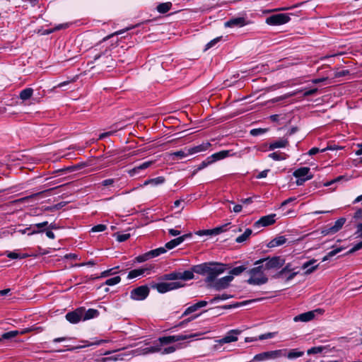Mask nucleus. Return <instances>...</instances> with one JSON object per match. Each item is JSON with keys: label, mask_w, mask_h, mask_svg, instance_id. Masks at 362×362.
I'll return each mask as SVG.
<instances>
[{"label": "nucleus", "mask_w": 362, "mask_h": 362, "mask_svg": "<svg viewBox=\"0 0 362 362\" xmlns=\"http://www.w3.org/2000/svg\"><path fill=\"white\" fill-rule=\"evenodd\" d=\"M201 334L199 333L192 334H177L172 336H165L158 338L157 341H156L152 346L149 347V349L152 352H159L161 354H168L175 352L178 348L177 346H168L172 343L183 341L186 339H189L193 337H199Z\"/></svg>", "instance_id": "1"}, {"label": "nucleus", "mask_w": 362, "mask_h": 362, "mask_svg": "<svg viewBox=\"0 0 362 362\" xmlns=\"http://www.w3.org/2000/svg\"><path fill=\"white\" fill-rule=\"evenodd\" d=\"M264 271L260 264H257L254 268L248 270L250 278L247 280V283L257 286L266 284L268 281V277L264 274Z\"/></svg>", "instance_id": "2"}, {"label": "nucleus", "mask_w": 362, "mask_h": 362, "mask_svg": "<svg viewBox=\"0 0 362 362\" xmlns=\"http://www.w3.org/2000/svg\"><path fill=\"white\" fill-rule=\"evenodd\" d=\"M285 263L284 259L274 256L272 257L260 259L255 262V265L260 264L265 270L278 269Z\"/></svg>", "instance_id": "3"}, {"label": "nucleus", "mask_w": 362, "mask_h": 362, "mask_svg": "<svg viewBox=\"0 0 362 362\" xmlns=\"http://www.w3.org/2000/svg\"><path fill=\"white\" fill-rule=\"evenodd\" d=\"M284 351L281 349L267 351L255 355L252 361L260 362L270 360H276L282 358Z\"/></svg>", "instance_id": "4"}, {"label": "nucleus", "mask_w": 362, "mask_h": 362, "mask_svg": "<svg viewBox=\"0 0 362 362\" xmlns=\"http://www.w3.org/2000/svg\"><path fill=\"white\" fill-rule=\"evenodd\" d=\"M225 269L223 264L211 262L205 281L206 283H213L216 277L224 272Z\"/></svg>", "instance_id": "5"}, {"label": "nucleus", "mask_w": 362, "mask_h": 362, "mask_svg": "<svg viewBox=\"0 0 362 362\" xmlns=\"http://www.w3.org/2000/svg\"><path fill=\"white\" fill-rule=\"evenodd\" d=\"M293 176L298 178L296 184L298 185H303L305 181L311 180L313 175L310 173V168L308 167H302L296 170Z\"/></svg>", "instance_id": "6"}, {"label": "nucleus", "mask_w": 362, "mask_h": 362, "mask_svg": "<svg viewBox=\"0 0 362 362\" xmlns=\"http://www.w3.org/2000/svg\"><path fill=\"white\" fill-rule=\"evenodd\" d=\"M291 20L288 13H277L266 18V23L269 25H280L287 23Z\"/></svg>", "instance_id": "7"}, {"label": "nucleus", "mask_w": 362, "mask_h": 362, "mask_svg": "<svg viewBox=\"0 0 362 362\" xmlns=\"http://www.w3.org/2000/svg\"><path fill=\"white\" fill-rule=\"evenodd\" d=\"M183 286L180 282H161L154 284L151 286L153 288L156 289L160 293H165L168 291H173Z\"/></svg>", "instance_id": "8"}, {"label": "nucleus", "mask_w": 362, "mask_h": 362, "mask_svg": "<svg viewBox=\"0 0 362 362\" xmlns=\"http://www.w3.org/2000/svg\"><path fill=\"white\" fill-rule=\"evenodd\" d=\"M148 294V287L144 285L134 288L130 293V297L134 300H143L147 298Z\"/></svg>", "instance_id": "9"}, {"label": "nucleus", "mask_w": 362, "mask_h": 362, "mask_svg": "<svg viewBox=\"0 0 362 362\" xmlns=\"http://www.w3.org/2000/svg\"><path fill=\"white\" fill-rule=\"evenodd\" d=\"M93 59L95 62L101 59V64H103L106 67H113L114 60L110 54V51L105 49L103 52L98 53L94 55Z\"/></svg>", "instance_id": "10"}, {"label": "nucleus", "mask_w": 362, "mask_h": 362, "mask_svg": "<svg viewBox=\"0 0 362 362\" xmlns=\"http://www.w3.org/2000/svg\"><path fill=\"white\" fill-rule=\"evenodd\" d=\"M83 308L80 307L74 311L69 312L66 314L65 317L67 321L71 324H76L83 320Z\"/></svg>", "instance_id": "11"}, {"label": "nucleus", "mask_w": 362, "mask_h": 362, "mask_svg": "<svg viewBox=\"0 0 362 362\" xmlns=\"http://www.w3.org/2000/svg\"><path fill=\"white\" fill-rule=\"evenodd\" d=\"M233 279V276H226L216 281H214L211 286L216 291H221L228 287Z\"/></svg>", "instance_id": "12"}, {"label": "nucleus", "mask_w": 362, "mask_h": 362, "mask_svg": "<svg viewBox=\"0 0 362 362\" xmlns=\"http://www.w3.org/2000/svg\"><path fill=\"white\" fill-rule=\"evenodd\" d=\"M275 217V214L262 216L255 223L254 226L256 228H259L271 226L276 222Z\"/></svg>", "instance_id": "13"}, {"label": "nucleus", "mask_w": 362, "mask_h": 362, "mask_svg": "<svg viewBox=\"0 0 362 362\" xmlns=\"http://www.w3.org/2000/svg\"><path fill=\"white\" fill-rule=\"evenodd\" d=\"M247 24L245 17L233 18L225 22L224 25L227 28H242Z\"/></svg>", "instance_id": "14"}, {"label": "nucleus", "mask_w": 362, "mask_h": 362, "mask_svg": "<svg viewBox=\"0 0 362 362\" xmlns=\"http://www.w3.org/2000/svg\"><path fill=\"white\" fill-rule=\"evenodd\" d=\"M240 333V332L238 329H232L229 331L223 338L218 339L217 342L223 345L224 344H228L233 341H236L238 340V335Z\"/></svg>", "instance_id": "15"}, {"label": "nucleus", "mask_w": 362, "mask_h": 362, "mask_svg": "<svg viewBox=\"0 0 362 362\" xmlns=\"http://www.w3.org/2000/svg\"><path fill=\"white\" fill-rule=\"evenodd\" d=\"M191 236H192V233H189L185 234L182 236H179L177 238L171 240L170 241L168 242L165 244V248H167L168 250L173 249L174 247H177V245H180L182 243H183L187 238H190Z\"/></svg>", "instance_id": "16"}, {"label": "nucleus", "mask_w": 362, "mask_h": 362, "mask_svg": "<svg viewBox=\"0 0 362 362\" xmlns=\"http://www.w3.org/2000/svg\"><path fill=\"white\" fill-rule=\"evenodd\" d=\"M345 222L346 219L344 218H340L334 222L332 226L324 230L323 233L326 235L336 233L342 228Z\"/></svg>", "instance_id": "17"}, {"label": "nucleus", "mask_w": 362, "mask_h": 362, "mask_svg": "<svg viewBox=\"0 0 362 362\" xmlns=\"http://www.w3.org/2000/svg\"><path fill=\"white\" fill-rule=\"evenodd\" d=\"M208 304V302L206 300H200L197 302V303L192 305L189 306L182 313V317L187 316L194 312H196L199 308L206 306Z\"/></svg>", "instance_id": "18"}, {"label": "nucleus", "mask_w": 362, "mask_h": 362, "mask_svg": "<svg viewBox=\"0 0 362 362\" xmlns=\"http://www.w3.org/2000/svg\"><path fill=\"white\" fill-rule=\"evenodd\" d=\"M316 262V259H312L303 264L301 268L305 270L304 272L305 274H310L318 268L319 264H315Z\"/></svg>", "instance_id": "19"}, {"label": "nucleus", "mask_w": 362, "mask_h": 362, "mask_svg": "<svg viewBox=\"0 0 362 362\" xmlns=\"http://www.w3.org/2000/svg\"><path fill=\"white\" fill-rule=\"evenodd\" d=\"M230 156V151L227 150L221 151L212 154L207 158L208 163H213L217 160L223 159Z\"/></svg>", "instance_id": "20"}, {"label": "nucleus", "mask_w": 362, "mask_h": 362, "mask_svg": "<svg viewBox=\"0 0 362 362\" xmlns=\"http://www.w3.org/2000/svg\"><path fill=\"white\" fill-rule=\"evenodd\" d=\"M48 226L47 221H43L39 223L31 224L32 231L28 233V235H33L35 234L43 233L46 230V228Z\"/></svg>", "instance_id": "21"}, {"label": "nucleus", "mask_w": 362, "mask_h": 362, "mask_svg": "<svg viewBox=\"0 0 362 362\" xmlns=\"http://www.w3.org/2000/svg\"><path fill=\"white\" fill-rule=\"evenodd\" d=\"M151 268L147 267L133 269L129 272L127 275V279H132L138 276H142L145 273L149 274Z\"/></svg>", "instance_id": "22"}, {"label": "nucleus", "mask_w": 362, "mask_h": 362, "mask_svg": "<svg viewBox=\"0 0 362 362\" xmlns=\"http://www.w3.org/2000/svg\"><path fill=\"white\" fill-rule=\"evenodd\" d=\"M288 145V141L287 138H280L278 140L274 141L269 144V149L270 151L274 150L279 148H285Z\"/></svg>", "instance_id": "23"}, {"label": "nucleus", "mask_w": 362, "mask_h": 362, "mask_svg": "<svg viewBox=\"0 0 362 362\" xmlns=\"http://www.w3.org/2000/svg\"><path fill=\"white\" fill-rule=\"evenodd\" d=\"M315 317V312L309 311L306 313H301L298 315H296L293 318L294 322H309L312 320Z\"/></svg>", "instance_id": "24"}, {"label": "nucleus", "mask_w": 362, "mask_h": 362, "mask_svg": "<svg viewBox=\"0 0 362 362\" xmlns=\"http://www.w3.org/2000/svg\"><path fill=\"white\" fill-rule=\"evenodd\" d=\"M153 162L151 161V160L144 162L143 163H141V164H140L139 165H136L134 168L129 170L128 171V174L131 177H134L136 174H138L141 170H145V169L148 168V167H150L153 164Z\"/></svg>", "instance_id": "25"}, {"label": "nucleus", "mask_w": 362, "mask_h": 362, "mask_svg": "<svg viewBox=\"0 0 362 362\" xmlns=\"http://www.w3.org/2000/svg\"><path fill=\"white\" fill-rule=\"evenodd\" d=\"M281 351H284L282 357H286L288 359H294L296 358L301 357L303 354V351H298L296 349L288 350L287 349H282Z\"/></svg>", "instance_id": "26"}, {"label": "nucleus", "mask_w": 362, "mask_h": 362, "mask_svg": "<svg viewBox=\"0 0 362 362\" xmlns=\"http://www.w3.org/2000/svg\"><path fill=\"white\" fill-rule=\"evenodd\" d=\"M210 264L211 262H205L203 264L195 265L192 267V270L194 273L206 276L208 272Z\"/></svg>", "instance_id": "27"}, {"label": "nucleus", "mask_w": 362, "mask_h": 362, "mask_svg": "<svg viewBox=\"0 0 362 362\" xmlns=\"http://www.w3.org/2000/svg\"><path fill=\"white\" fill-rule=\"evenodd\" d=\"M83 321L95 318L99 315V311L96 309L90 308L88 310L83 308Z\"/></svg>", "instance_id": "28"}, {"label": "nucleus", "mask_w": 362, "mask_h": 362, "mask_svg": "<svg viewBox=\"0 0 362 362\" xmlns=\"http://www.w3.org/2000/svg\"><path fill=\"white\" fill-rule=\"evenodd\" d=\"M287 239L285 238V236H278L272 240L267 245L269 247H275L278 246H281L286 243Z\"/></svg>", "instance_id": "29"}, {"label": "nucleus", "mask_w": 362, "mask_h": 362, "mask_svg": "<svg viewBox=\"0 0 362 362\" xmlns=\"http://www.w3.org/2000/svg\"><path fill=\"white\" fill-rule=\"evenodd\" d=\"M211 146V144L209 142H206V143H203L200 145H198V146H196L194 147H192V148H189V153L191 155L192 154H194V153H199V152H202V151H205L208 149V148Z\"/></svg>", "instance_id": "30"}, {"label": "nucleus", "mask_w": 362, "mask_h": 362, "mask_svg": "<svg viewBox=\"0 0 362 362\" xmlns=\"http://www.w3.org/2000/svg\"><path fill=\"white\" fill-rule=\"evenodd\" d=\"M5 255L7 257L11 259H25L28 257L29 255L26 253H20L18 252L16 250L14 251H6Z\"/></svg>", "instance_id": "31"}, {"label": "nucleus", "mask_w": 362, "mask_h": 362, "mask_svg": "<svg viewBox=\"0 0 362 362\" xmlns=\"http://www.w3.org/2000/svg\"><path fill=\"white\" fill-rule=\"evenodd\" d=\"M172 6L171 2L161 3L157 6L156 10L158 13L164 14L170 10Z\"/></svg>", "instance_id": "32"}, {"label": "nucleus", "mask_w": 362, "mask_h": 362, "mask_svg": "<svg viewBox=\"0 0 362 362\" xmlns=\"http://www.w3.org/2000/svg\"><path fill=\"white\" fill-rule=\"evenodd\" d=\"M165 179L164 177L159 176L155 178L149 179L145 181L144 185H152L153 186H157L159 185H162L165 182Z\"/></svg>", "instance_id": "33"}, {"label": "nucleus", "mask_w": 362, "mask_h": 362, "mask_svg": "<svg viewBox=\"0 0 362 362\" xmlns=\"http://www.w3.org/2000/svg\"><path fill=\"white\" fill-rule=\"evenodd\" d=\"M33 94V89L31 88H26L21 91L19 98L22 100H27L32 97Z\"/></svg>", "instance_id": "34"}, {"label": "nucleus", "mask_w": 362, "mask_h": 362, "mask_svg": "<svg viewBox=\"0 0 362 362\" xmlns=\"http://www.w3.org/2000/svg\"><path fill=\"white\" fill-rule=\"evenodd\" d=\"M171 155L174 157H176L178 159H182L191 154L189 153V148H185L183 150L175 151V152L172 153Z\"/></svg>", "instance_id": "35"}, {"label": "nucleus", "mask_w": 362, "mask_h": 362, "mask_svg": "<svg viewBox=\"0 0 362 362\" xmlns=\"http://www.w3.org/2000/svg\"><path fill=\"white\" fill-rule=\"evenodd\" d=\"M269 157L274 160H284L288 158V155L281 152H273L269 154Z\"/></svg>", "instance_id": "36"}, {"label": "nucleus", "mask_w": 362, "mask_h": 362, "mask_svg": "<svg viewBox=\"0 0 362 362\" xmlns=\"http://www.w3.org/2000/svg\"><path fill=\"white\" fill-rule=\"evenodd\" d=\"M19 333L20 332L17 330H13V331H10L8 332H5V333L2 334L1 335H0V342L2 341L3 340L14 338L17 335H18Z\"/></svg>", "instance_id": "37"}, {"label": "nucleus", "mask_w": 362, "mask_h": 362, "mask_svg": "<svg viewBox=\"0 0 362 362\" xmlns=\"http://www.w3.org/2000/svg\"><path fill=\"white\" fill-rule=\"evenodd\" d=\"M252 230L250 228H247L245 232L236 238L235 241L238 243L245 242L251 235Z\"/></svg>", "instance_id": "38"}, {"label": "nucleus", "mask_w": 362, "mask_h": 362, "mask_svg": "<svg viewBox=\"0 0 362 362\" xmlns=\"http://www.w3.org/2000/svg\"><path fill=\"white\" fill-rule=\"evenodd\" d=\"M327 349V347L325 346H314V347L309 349L307 351V354L308 355L320 354V353L324 352Z\"/></svg>", "instance_id": "39"}, {"label": "nucleus", "mask_w": 362, "mask_h": 362, "mask_svg": "<svg viewBox=\"0 0 362 362\" xmlns=\"http://www.w3.org/2000/svg\"><path fill=\"white\" fill-rule=\"evenodd\" d=\"M193 278H194L193 270H192V271L186 270V271H184L183 272H180V279H181V280L187 281V280L192 279Z\"/></svg>", "instance_id": "40"}, {"label": "nucleus", "mask_w": 362, "mask_h": 362, "mask_svg": "<svg viewBox=\"0 0 362 362\" xmlns=\"http://www.w3.org/2000/svg\"><path fill=\"white\" fill-rule=\"evenodd\" d=\"M118 272H119V267L117 266V267H115L113 268H111V269H107V270L103 272L100 274V278L107 277V276H109L110 275L116 274Z\"/></svg>", "instance_id": "41"}, {"label": "nucleus", "mask_w": 362, "mask_h": 362, "mask_svg": "<svg viewBox=\"0 0 362 362\" xmlns=\"http://www.w3.org/2000/svg\"><path fill=\"white\" fill-rule=\"evenodd\" d=\"M230 298H232V296L229 295V294H226V293H223L221 295H216L212 299L210 300L209 303H215L218 302V300H228Z\"/></svg>", "instance_id": "42"}, {"label": "nucleus", "mask_w": 362, "mask_h": 362, "mask_svg": "<svg viewBox=\"0 0 362 362\" xmlns=\"http://www.w3.org/2000/svg\"><path fill=\"white\" fill-rule=\"evenodd\" d=\"M342 250H343V247H337L336 249L331 250L322 258V262H325V261L328 260L329 259L334 257V255H336L339 252H341Z\"/></svg>", "instance_id": "43"}, {"label": "nucleus", "mask_w": 362, "mask_h": 362, "mask_svg": "<svg viewBox=\"0 0 362 362\" xmlns=\"http://www.w3.org/2000/svg\"><path fill=\"white\" fill-rule=\"evenodd\" d=\"M245 270H246V267L245 266L235 267L230 271V276H233V275L238 276Z\"/></svg>", "instance_id": "44"}, {"label": "nucleus", "mask_w": 362, "mask_h": 362, "mask_svg": "<svg viewBox=\"0 0 362 362\" xmlns=\"http://www.w3.org/2000/svg\"><path fill=\"white\" fill-rule=\"evenodd\" d=\"M166 252V249L165 247H159L153 250L149 251L150 255L151 258L158 257Z\"/></svg>", "instance_id": "45"}, {"label": "nucleus", "mask_w": 362, "mask_h": 362, "mask_svg": "<svg viewBox=\"0 0 362 362\" xmlns=\"http://www.w3.org/2000/svg\"><path fill=\"white\" fill-rule=\"evenodd\" d=\"M121 281V278L119 276H114L108 279L105 281V284L107 286H114L119 284Z\"/></svg>", "instance_id": "46"}, {"label": "nucleus", "mask_w": 362, "mask_h": 362, "mask_svg": "<svg viewBox=\"0 0 362 362\" xmlns=\"http://www.w3.org/2000/svg\"><path fill=\"white\" fill-rule=\"evenodd\" d=\"M165 280H177L180 279V272H170L164 275Z\"/></svg>", "instance_id": "47"}, {"label": "nucleus", "mask_w": 362, "mask_h": 362, "mask_svg": "<svg viewBox=\"0 0 362 362\" xmlns=\"http://www.w3.org/2000/svg\"><path fill=\"white\" fill-rule=\"evenodd\" d=\"M195 234L199 236H203V235H209L212 236L214 235L213 229H206V230H199L195 232Z\"/></svg>", "instance_id": "48"}, {"label": "nucleus", "mask_w": 362, "mask_h": 362, "mask_svg": "<svg viewBox=\"0 0 362 362\" xmlns=\"http://www.w3.org/2000/svg\"><path fill=\"white\" fill-rule=\"evenodd\" d=\"M84 343V344L83 346H76V347H70V348H67V350L69 351H73V350H75L76 349H80V348H83V347H86V346H91V345H99L100 344V341H95V342H92V343H88L87 341H83Z\"/></svg>", "instance_id": "49"}, {"label": "nucleus", "mask_w": 362, "mask_h": 362, "mask_svg": "<svg viewBox=\"0 0 362 362\" xmlns=\"http://www.w3.org/2000/svg\"><path fill=\"white\" fill-rule=\"evenodd\" d=\"M266 132H267L266 129H262V128L252 129L250 130V134L253 136H257L260 134H264Z\"/></svg>", "instance_id": "50"}, {"label": "nucleus", "mask_w": 362, "mask_h": 362, "mask_svg": "<svg viewBox=\"0 0 362 362\" xmlns=\"http://www.w3.org/2000/svg\"><path fill=\"white\" fill-rule=\"evenodd\" d=\"M151 258V257L150 253H149V252H148L142 255H139V256L136 257V260L137 262H145Z\"/></svg>", "instance_id": "51"}, {"label": "nucleus", "mask_w": 362, "mask_h": 362, "mask_svg": "<svg viewBox=\"0 0 362 362\" xmlns=\"http://www.w3.org/2000/svg\"><path fill=\"white\" fill-rule=\"evenodd\" d=\"M227 226H228V224H225V225L213 228L214 235H218V234L226 231V228L227 227Z\"/></svg>", "instance_id": "52"}, {"label": "nucleus", "mask_w": 362, "mask_h": 362, "mask_svg": "<svg viewBox=\"0 0 362 362\" xmlns=\"http://www.w3.org/2000/svg\"><path fill=\"white\" fill-rule=\"evenodd\" d=\"M227 226H228V224H225V225L213 228L214 235H218V234L226 231V228L227 227Z\"/></svg>", "instance_id": "53"}, {"label": "nucleus", "mask_w": 362, "mask_h": 362, "mask_svg": "<svg viewBox=\"0 0 362 362\" xmlns=\"http://www.w3.org/2000/svg\"><path fill=\"white\" fill-rule=\"evenodd\" d=\"M222 37H217L214 38V40H211L206 45L205 50L209 49L214 47L216 43H218Z\"/></svg>", "instance_id": "54"}, {"label": "nucleus", "mask_w": 362, "mask_h": 362, "mask_svg": "<svg viewBox=\"0 0 362 362\" xmlns=\"http://www.w3.org/2000/svg\"><path fill=\"white\" fill-rule=\"evenodd\" d=\"M275 336L274 332H267L265 334H262L258 337L259 340H264L267 339H272Z\"/></svg>", "instance_id": "55"}, {"label": "nucleus", "mask_w": 362, "mask_h": 362, "mask_svg": "<svg viewBox=\"0 0 362 362\" xmlns=\"http://www.w3.org/2000/svg\"><path fill=\"white\" fill-rule=\"evenodd\" d=\"M130 237L129 233H122L117 235V240L119 242H124L128 240Z\"/></svg>", "instance_id": "56"}, {"label": "nucleus", "mask_w": 362, "mask_h": 362, "mask_svg": "<svg viewBox=\"0 0 362 362\" xmlns=\"http://www.w3.org/2000/svg\"><path fill=\"white\" fill-rule=\"evenodd\" d=\"M107 228V226L103 224H98L92 228V232H102L104 231Z\"/></svg>", "instance_id": "57"}, {"label": "nucleus", "mask_w": 362, "mask_h": 362, "mask_svg": "<svg viewBox=\"0 0 362 362\" xmlns=\"http://www.w3.org/2000/svg\"><path fill=\"white\" fill-rule=\"evenodd\" d=\"M199 315H193L182 322H180V324L178 325L179 327H184L185 326L188 322H191L192 320H195L197 317H199Z\"/></svg>", "instance_id": "58"}, {"label": "nucleus", "mask_w": 362, "mask_h": 362, "mask_svg": "<svg viewBox=\"0 0 362 362\" xmlns=\"http://www.w3.org/2000/svg\"><path fill=\"white\" fill-rule=\"evenodd\" d=\"M362 249V240L355 244L353 247L348 252L349 254L354 253L359 250Z\"/></svg>", "instance_id": "59"}, {"label": "nucleus", "mask_w": 362, "mask_h": 362, "mask_svg": "<svg viewBox=\"0 0 362 362\" xmlns=\"http://www.w3.org/2000/svg\"><path fill=\"white\" fill-rule=\"evenodd\" d=\"M327 150V148H323L322 150H320L317 147H314V148H312L311 149L309 150L308 151V154L310 156H313V155H315L317 154L318 152L321 151V152H324Z\"/></svg>", "instance_id": "60"}, {"label": "nucleus", "mask_w": 362, "mask_h": 362, "mask_svg": "<svg viewBox=\"0 0 362 362\" xmlns=\"http://www.w3.org/2000/svg\"><path fill=\"white\" fill-rule=\"evenodd\" d=\"M317 92V88H312V89L305 90L303 93V95L305 97L313 95H315Z\"/></svg>", "instance_id": "61"}, {"label": "nucleus", "mask_w": 362, "mask_h": 362, "mask_svg": "<svg viewBox=\"0 0 362 362\" xmlns=\"http://www.w3.org/2000/svg\"><path fill=\"white\" fill-rule=\"evenodd\" d=\"M31 231H32L31 224L28 227H26L23 229H19V230H16V232L20 233L21 234L27 233L28 235V233L31 232Z\"/></svg>", "instance_id": "62"}, {"label": "nucleus", "mask_w": 362, "mask_h": 362, "mask_svg": "<svg viewBox=\"0 0 362 362\" xmlns=\"http://www.w3.org/2000/svg\"><path fill=\"white\" fill-rule=\"evenodd\" d=\"M168 233L172 236H177L180 235L181 232L175 228H170L168 230Z\"/></svg>", "instance_id": "63"}, {"label": "nucleus", "mask_w": 362, "mask_h": 362, "mask_svg": "<svg viewBox=\"0 0 362 362\" xmlns=\"http://www.w3.org/2000/svg\"><path fill=\"white\" fill-rule=\"evenodd\" d=\"M356 234L357 235L358 238H361L362 237V223H359L357 226V229H356Z\"/></svg>", "instance_id": "64"}]
</instances>
